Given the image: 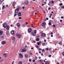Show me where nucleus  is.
I'll return each instance as SVG.
<instances>
[{"instance_id": "nucleus-1", "label": "nucleus", "mask_w": 64, "mask_h": 64, "mask_svg": "<svg viewBox=\"0 0 64 64\" xmlns=\"http://www.w3.org/2000/svg\"><path fill=\"white\" fill-rule=\"evenodd\" d=\"M21 8L20 7L19 8H18L17 9H16L15 11V13H18V12H19V10Z\"/></svg>"}, {"instance_id": "nucleus-2", "label": "nucleus", "mask_w": 64, "mask_h": 64, "mask_svg": "<svg viewBox=\"0 0 64 64\" xmlns=\"http://www.w3.org/2000/svg\"><path fill=\"white\" fill-rule=\"evenodd\" d=\"M16 36L18 38H21V35L20 34H16Z\"/></svg>"}, {"instance_id": "nucleus-3", "label": "nucleus", "mask_w": 64, "mask_h": 64, "mask_svg": "<svg viewBox=\"0 0 64 64\" xmlns=\"http://www.w3.org/2000/svg\"><path fill=\"white\" fill-rule=\"evenodd\" d=\"M41 36L45 37H46V34L44 33H42L41 34Z\"/></svg>"}, {"instance_id": "nucleus-4", "label": "nucleus", "mask_w": 64, "mask_h": 64, "mask_svg": "<svg viewBox=\"0 0 64 64\" xmlns=\"http://www.w3.org/2000/svg\"><path fill=\"white\" fill-rule=\"evenodd\" d=\"M31 31H32V29L30 28H28V31L29 33H30Z\"/></svg>"}, {"instance_id": "nucleus-5", "label": "nucleus", "mask_w": 64, "mask_h": 64, "mask_svg": "<svg viewBox=\"0 0 64 64\" xmlns=\"http://www.w3.org/2000/svg\"><path fill=\"white\" fill-rule=\"evenodd\" d=\"M31 33L32 36H36V34L34 32H32Z\"/></svg>"}, {"instance_id": "nucleus-6", "label": "nucleus", "mask_w": 64, "mask_h": 64, "mask_svg": "<svg viewBox=\"0 0 64 64\" xmlns=\"http://www.w3.org/2000/svg\"><path fill=\"white\" fill-rule=\"evenodd\" d=\"M3 26L4 28H6L7 27V24L6 23L4 24Z\"/></svg>"}, {"instance_id": "nucleus-7", "label": "nucleus", "mask_w": 64, "mask_h": 64, "mask_svg": "<svg viewBox=\"0 0 64 64\" xmlns=\"http://www.w3.org/2000/svg\"><path fill=\"white\" fill-rule=\"evenodd\" d=\"M10 33L12 35H14V34H14V30H12L10 32Z\"/></svg>"}, {"instance_id": "nucleus-8", "label": "nucleus", "mask_w": 64, "mask_h": 64, "mask_svg": "<svg viewBox=\"0 0 64 64\" xmlns=\"http://www.w3.org/2000/svg\"><path fill=\"white\" fill-rule=\"evenodd\" d=\"M18 16H22V15H21V12H18Z\"/></svg>"}, {"instance_id": "nucleus-9", "label": "nucleus", "mask_w": 64, "mask_h": 64, "mask_svg": "<svg viewBox=\"0 0 64 64\" xmlns=\"http://www.w3.org/2000/svg\"><path fill=\"white\" fill-rule=\"evenodd\" d=\"M26 51V49H23L22 50V53H23V52H25Z\"/></svg>"}, {"instance_id": "nucleus-10", "label": "nucleus", "mask_w": 64, "mask_h": 64, "mask_svg": "<svg viewBox=\"0 0 64 64\" xmlns=\"http://www.w3.org/2000/svg\"><path fill=\"white\" fill-rule=\"evenodd\" d=\"M3 34V32L1 30H0V36Z\"/></svg>"}, {"instance_id": "nucleus-11", "label": "nucleus", "mask_w": 64, "mask_h": 64, "mask_svg": "<svg viewBox=\"0 0 64 64\" xmlns=\"http://www.w3.org/2000/svg\"><path fill=\"white\" fill-rule=\"evenodd\" d=\"M6 44V42L5 41H3L2 42V45H4Z\"/></svg>"}, {"instance_id": "nucleus-12", "label": "nucleus", "mask_w": 64, "mask_h": 64, "mask_svg": "<svg viewBox=\"0 0 64 64\" xmlns=\"http://www.w3.org/2000/svg\"><path fill=\"white\" fill-rule=\"evenodd\" d=\"M12 40L13 41H15V40H16V38L15 37H13L12 38Z\"/></svg>"}, {"instance_id": "nucleus-13", "label": "nucleus", "mask_w": 64, "mask_h": 64, "mask_svg": "<svg viewBox=\"0 0 64 64\" xmlns=\"http://www.w3.org/2000/svg\"><path fill=\"white\" fill-rule=\"evenodd\" d=\"M25 4H26V5H28V4H29V2L28 1H26L25 2Z\"/></svg>"}, {"instance_id": "nucleus-14", "label": "nucleus", "mask_w": 64, "mask_h": 64, "mask_svg": "<svg viewBox=\"0 0 64 64\" xmlns=\"http://www.w3.org/2000/svg\"><path fill=\"white\" fill-rule=\"evenodd\" d=\"M10 28H9V26H7L6 28V29L7 30H9Z\"/></svg>"}, {"instance_id": "nucleus-15", "label": "nucleus", "mask_w": 64, "mask_h": 64, "mask_svg": "<svg viewBox=\"0 0 64 64\" xmlns=\"http://www.w3.org/2000/svg\"><path fill=\"white\" fill-rule=\"evenodd\" d=\"M45 25V23L44 22L42 24V26H44Z\"/></svg>"}, {"instance_id": "nucleus-16", "label": "nucleus", "mask_w": 64, "mask_h": 64, "mask_svg": "<svg viewBox=\"0 0 64 64\" xmlns=\"http://www.w3.org/2000/svg\"><path fill=\"white\" fill-rule=\"evenodd\" d=\"M19 56L20 58H22L23 57V55H22V54H19Z\"/></svg>"}, {"instance_id": "nucleus-17", "label": "nucleus", "mask_w": 64, "mask_h": 64, "mask_svg": "<svg viewBox=\"0 0 64 64\" xmlns=\"http://www.w3.org/2000/svg\"><path fill=\"white\" fill-rule=\"evenodd\" d=\"M40 40V39L39 38H37L36 39V41H39Z\"/></svg>"}, {"instance_id": "nucleus-18", "label": "nucleus", "mask_w": 64, "mask_h": 64, "mask_svg": "<svg viewBox=\"0 0 64 64\" xmlns=\"http://www.w3.org/2000/svg\"><path fill=\"white\" fill-rule=\"evenodd\" d=\"M15 2L14 1L13 2L12 4V6H15Z\"/></svg>"}, {"instance_id": "nucleus-19", "label": "nucleus", "mask_w": 64, "mask_h": 64, "mask_svg": "<svg viewBox=\"0 0 64 64\" xmlns=\"http://www.w3.org/2000/svg\"><path fill=\"white\" fill-rule=\"evenodd\" d=\"M16 25L18 27H20V24L19 23L16 24Z\"/></svg>"}, {"instance_id": "nucleus-20", "label": "nucleus", "mask_w": 64, "mask_h": 64, "mask_svg": "<svg viewBox=\"0 0 64 64\" xmlns=\"http://www.w3.org/2000/svg\"><path fill=\"white\" fill-rule=\"evenodd\" d=\"M0 38H1L2 39H4V36H0Z\"/></svg>"}, {"instance_id": "nucleus-21", "label": "nucleus", "mask_w": 64, "mask_h": 64, "mask_svg": "<svg viewBox=\"0 0 64 64\" xmlns=\"http://www.w3.org/2000/svg\"><path fill=\"white\" fill-rule=\"evenodd\" d=\"M49 64V62L48 61H46V62L45 63V64Z\"/></svg>"}, {"instance_id": "nucleus-22", "label": "nucleus", "mask_w": 64, "mask_h": 64, "mask_svg": "<svg viewBox=\"0 0 64 64\" xmlns=\"http://www.w3.org/2000/svg\"><path fill=\"white\" fill-rule=\"evenodd\" d=\"M18 64H22V62L21 61H20L18 62Z\"/></svg>"}, {"instance_id": "nucleus-23", "label": "nucleus", "mask_w": 64, "mask_h": 64, "mask_svg": "<svg viewBox=\"0 0 64 64\" xmlns=\"http://www.w3.org/2000/svg\"><path fill=\"white\" fill-rule=\"evenodd\" d=\"M28 56V55H25V58H27Z\"/></svg>"}, {"instance_id": "nucleus-24", "label": "nucleus", "mask_w": 64, "mask_h": 64, "mask_svg": "<svg viewBox=\"0 0 64 64\" xmlns=\"http://www.w3.org/2000/svg\"><path fill=\"white\" fill-rule=\"evenodd\" d=\"M4 57H6L7 56V54H4Z\"/></svg>"}, {"instance_id": "nucleus-25", "label": "nucleus", "mask_w": 64, "mask_h": 64, "mask_svg": "<svg viewBox=\"0 0 64 64\" xmlns=\"http://www.w3.org/2000/svg\"><path fill=\"white\" fill-rule=\"evenodd\" d=\"M36 34V33H37V30H34V32Z\"/></svg>"}, {"instance_id": "nucleus-26", "label": "nucleus", "mask_w": 64, "mask_h": 64, "mask_svg": "<svg viewBox=\"0 0 64 64\" xmlns=\"http://www.w3.org/2000/svg\"><path fill=\"white\" fill-rule=\"evenodd\" d=\"M4 8H5V6H2V10H3V9H4Z\"/></svg>"}, {"instance_id": "nucleus-27", "label": "nucleus", "mask_w": 64, "mask_h": 64, "mask_svg": "<svg viewBox=\"0 0 64 64\" xmlns=\"http://www.w3.org/2000/svg\"><path fill=\"white\" fill-rule=\"evenodd\" d=\"M52 25V24L51 22H50L48 23V25Z\"/></svg>"}, {"instance_id": "nucleus-28", "label": "nucleus", "mask_w": 64, "mask_h": 64, "mask_svg": "<svg viewBox=\"0 0 64 64\" xmlns=\"http://www.w3.org/2000/svg\"><path fill=\"white\" fill-rule=\"evenodd\" d=\"M42 62L43 60H39V62Z\"/></svg>"}, {"instance_id": "nucleus-29", "label": "nucleus", "mask_w": 64, "mask_h": 64, "mask_svg": "<svg viewBox=\"0 0 64 64\" xmlns=\"http://www.w3.org/2000/svg\"><path fill=\"white\" fill-rule=\"evenodd\" d=\"M4 1V0H0V2H2V3L3 1Z\"/></svg>"}, {"instance_id": "nucleus-30", "label": "nucleus", "mask_w": 64, "mask_h": 64, "mask_svg": "<svg viewBox=\"0 0 64 64\" xmlns=\"http://www.w3.org/2000/svg\"><path fill=\"white\" fill-rule=\"evenodd\" d=\"M37 57L36 56L34 58V59H35V60H37Z\"/></svg>"}, {"instance_id": "nucleus-31", "label": "nucleus", "mask_w": 64, "mask_h": 64, "mask_svg": "<svg viewBox=\"0 0 64 64\" xmlns=\"http://www.w3.org/2000/svg\"><path fill=\"white\" fill-rule=\"evenodd\" d=\"M42 52H45V50L44 49H42Z\"/></svg>"}, {"instance_id": "nucleus-32", "label": "nucleus", "mask_w": 64, "mask_h": 64, "mask_svg": "<svg viewBox=\"0 0 64 64\" xmlns=\"http://www.w3.org/2000/svg\"><path fill=\"white\" fill-rule=\"evenodd\" d=\"M51 3H52V4L54 3V1H53V0H52L51 2Z\"/></svg>"}, {"instance_id": "nucleus-33", "label": "nucleus", "mask_w": 64, "mask_h": 64, "mask_svg": "<svg viewBox=\"0 0 64 64\" xmlns=\"http://www.w3.org/2000/svg\"><path fill=\"white\" fill-rule=\"evenodd\" d=\"M62 5H63V4H62V3H61V4H59V6H62Z\"/></svg>"}, {"instance_id": "nucleus-34", "label": "nucleus", "mask_w": 64, "mask_h": 64, "mask_svg": "<svg viewBox=\"0 0 64 64\" xmlns=\"http://www.w3.org/2000/svg\"><path fill=\"white\" fill-rule=\"evenodd\" d=\"M48 57H51V55L50 54L48 55Z\"/></svg>"}, {"instance_id": "nucleus-35", "label": "nucleus", "mask_w": 64, "mask_h": 64, "mask_svg": "<svg viewBox=\"0 0 64 64\" xmlns=\"http://www.w3.org/2000/svg\"><path fill=\"white\" fill-rule=\"evenodd\" d=\"M6 7L7 8H8V4L6 5Z\"/></svg>"}, {"instance_id": "nucleus-36", "label": "nucleus", "mask_w": 64, "mask_h": 64, "mask_svg": "<svg viewBox=\"0 0 64 64\" xmlns=\"http://www.w3.org/2000/svg\"><path fill=\"white\" fill-rule=\"evenodd\" d=\"M3 61V60H2L0 61V62H2V61Z\"/></svg>"}, {"instance_id": "nucleus-37", "label": "nucleus", "mask_w": 64, "mask_h": 64, "mask_svg": "<svg viewBox=\"0 0 64 64\" xmlns=\"http://www.w3.org/2000/svg\"><path fill=\"white\" fill-rule=\"evenodd\" d=\"M37 43L38 45H40V43H39V42H37Z\"/></svg>"}, {"instance_id": "nucleus-38", "label": "nucleus", "mask_w": 64, "mask_h": 64, "mask_svg": "<svg viewBox=\"0 0 64 64\" xmlns=\"http://www.w3.org/2000/svg\"><path fill=\"white\" fill-rule=\"evenodd\" d=\"M36 48H39V46H36Z\"/></svg>"}, {"instance_id": "nucleus-39", "label": "nucleus", "mask_w": 64, "mask_h": 64, "mask_svg": "<svg viewBox=\"0 0 64 64\" xmlns=\"http://www.w3.org/2000/svg\"><path fill=\"white\" fill-rule=\"evenodd\" d=\"M61 43H62V42H60L59 43V44H60V45H61Z\"/></svg>"}, {"instance_id": "nucleus-40", "label": "nucleus", "mask_w": 64, "mask_h": 64, "mask_svg": "<svg viewBox=\"0 0 64 64\" xmlns=\"http://www.w3.org/2000/svg\"><path fill=\"white\" fill-rule=\"evenodd\" d=\"M19 19H22V18H21V17H19Z\"/></svg>"}, {"instance_id": "nucleus-41", "label": "nucleus", "mask_w": 64, "mask_h": 64, "mask_svg": "<svg viewBox=\"0 0 64 64\" xmlns=\"http://www.w3.org/2000/svg\"><path fill=\"white\" fill-rule=\"evenodd\" d=\"M34 11L32 13V14L33 15V14H34Z\"/></svg>"}, {"instance_id": "nucleus-42", "label": "nucleus", "mask_w": 64, "mask_h": 64, "mask_svg": "<svg viewBox=\"0 0 64 64\" xmlns=\"http://www.w3.org/2000/svg\"><path fill=\"white\" fill-rule=\"evenodd\" d=\"M32 62H35V60H32Z\"/></svg>"}, {"instance_id": "nucleus-43", "label": "nucleus", "mask_w": 64, "mask_h": 64, "mask_svg": "<svg viewBox=\"0 0 64 64\" xmlns=\"http://www.w3.org/2000/svg\"><path fill=\"white\" fill-rule=\"evenodd\" d=\"M62 8H64V6H62V7H61Z\"/></svg>"}, {"instance_id": "nucleus-44", "label": "nucleus", "mask_w": 64, "mask_h": 64, "mask_svg": "<svg viewBox=\"0 0 64 64\" xmlns=\"http://www.w3.org/2000/svg\"><path fill=\"white\" fill-rule=\"evenodd\" d=\"M45 45H46H46H47V43L46 42V43H45Z\"/></svg>"}, {"instance_id": "nucleus-45", "label": "nucleus", "mask_w": 64, "mask_h": 64, "mask_svg": "<svg viewBox=\"0 0 64 64\" xmlns=\"http://www.w3.org/2000/svg\"><path fill=\"white\" fill-rule=\"evenodd\" d=\"M39 50L40 51H41V50H42V49L40 48H39Z\"/></svg>"}, {"instance_id": "nucleus-46", "label": "nucleus", "mask_w": 64, "mask_h": 64, "mask_svg": "<svg viewBox=\"0 0 64 64\" xmlns=\"http://www.w3.org/2000/svg\"><path fill=\"white\" fill-rule=\"evenodd\" d=\"M22 8L23 9H24L25 8V7H24V6H23L22 7Z\"/></svg>"}, {"instance_id": "nucleus-47", "label": "nucleus", "mask_w": 64, "mask_h": 64, "mask_svg": "<svg viewBox=\"0 0 64 64\" xmlns=\"http://www.w3.org/2000/svg\"><path fill=\"white\" fill-rule=\"evenodd\" d=\"M48 9V10H51V8H49Z\"/></svg>"}, {"instance_id": "nucleus-48", "label": "nucleus", "mask_w": 64, "mask_h": 64, "mask_svg": "<svg viewBox=\"0 0 64 64\" xmlns=\"http://www.w3.org/2000/svg\"><path fill=\"white\" fill-rule=\"evenodd\" d=\"M50 34H51V35H53V33L52 32H51L50 33Z\"/></svg>"}, {"instance_id": "nucleus-49", "label": "nucleus", "mask_w": 64, "mask_h": 64, "mask_svg": "<svg viewBox=\"0 0 64 64\" xmlns=\"http://www.w3.org/2000/svg\"><path fill=\"white\" fill-rule=\"evenodd\" d=\"M62 55L63 56H64V52H63L62 53Z\"/></svg>"}, {"instance_id": "nucleus-50", "label": "nucleus", "mask_w": 64, "mask_h": 64, "mask_svg": "<svg viewBox=\"0 0 64 64\" xmlns=\"http://www.w3.org/2000/svg\"><path fill=\"white\" fill-rule=\"evenodd\" d=\"M14 16H16V15H17V14H14Z\"/></svg>"}, {"instance_id": "nucleus-51", "label": "nucleus", "mask_w": 64, "mask_h": 64, "mask_svg": "<svg viewBox=\"0 0 64 64\" xmlns=\"http://www.w3.org/2000/svg\"><path fill=\"white\" fill-rule=\"evenodd\" d=\"M29 61L30 62H31V60L30 59L29 60Z\"/></svg>"}, {"instance_id": "nucleus-52", "label": "nucleus", "mask_w": 64, "mask_h": 64, "mask_svg": "<svg viewBox=\"0 0 64 64\" xmlns=\"http://www.w3.org/2000/svg\"><path fill=\"white\" fill-rule=\"evenodd\" d=\"M53 27H56V26L55 25H53Z\"/></svg>"}, {"instance_id": "nucleus-53", "label": "nucleus", "mask_w": 64, "mask_h": 64, "mask_svg": "<svg viewBox=\"0 0 64 64\" xmlns=\"http://www.w3.org/2000/svg\"><path fill=\"white\" fill-rule=\"evenodd\" d=\"M22 26H23L24 27L25 26V25L24 24L22 25Z\"/></svg>"}, {"instance_id": "nucleus-54", "label": "nucleus", "mask_w": 64, "mask_h": 64, "mask_svg": "<svg viewBox=\"0 0 64 64\" xmlns=\"http://www.w3.org/2000/svg\"><path fill=\"white\" fill-rule=\"evenodd\" d=\"M26 24L27 25V24H28V23L27 22H26Z\"/></svg>"}, {"instance_id": "nucleus-55", "label": "nucleus", "mask_w": 64, "mask_h": 64, "mask_svg": "<svg viewBox=\"0 0 64 64\" xmlns=\"http://www.w3.org/2000/svg\"><path fill=\"white\" fill-rule=\"evenodd\" d=\"M42 46H44V43L43 44H42Z\"/></svg>"}, {"instance_id": "nucleus-56", "label": "nucleus", "mask_w": 64, "mask_h": 64, "mask_svg": "<svg viewBox=\"0 0 64 64\" xmlns=\"http://www.w3.org/2000/svg\"><path fill=\"white\" fill-rule=\"evenodd\" d=\"M6 34H9V32H6Z\"/></svg>"}, {"instance_id": "nucleus-57", "label": "nucleus", "mask_w": 64, "mask_h": 64, "mask_svg": "<svg viewBox=\"0 0 64 64\" xmlns=\"http://www.w3.org/2000/svg\"><path fill=\"white\" fill-rule=\"evenodd\" d=\"M64 18V17L63 16H62L61 17V18L62 19H63V18Z\"/></svg>"}, {"instance_id": "nucleus-58", "label": "nucleus", "mask_w": 64, "mask_h": 64, "mask_svg": "<svg viewBox=\"0 0 64 64\" xmlns=\"http://www.w3.org/2000/svg\"><path fill=\"white\" fill-rule=\"evenodd\" d=\"M44 42H46V40H44Z\"/></svg>"}, {"instance_id": "nucleus-59", "label": "nucleus", "mask_w": 64, "mask_h": 64, "mask_svg": "<svg viewBox=\"0 0 64 64\" xmlns=\"http://www.w3.org/2000/svg\"><path fill=\"white\" fill-rule=\"evenodd\" d=\"M48 18H46V20H48Z\"/></svg>"}, {"instance_id": "nucleus-60", "label": "nucleus", "mask_w": 64, "mask_h": 64, "mask_svg": "<svg viewBox=\"0 0 64 64\" xmlns=\"http://www.w3.org/2000/svg\"><path fill=\"white\" fill-rule=\"evenodd\" d=\"M60 22H62V20H60Z\"/></svg>"}, {"instance_id": "nucleus-61", "label": "nucleus", "mask_w": 64, "mask_h": 64, "mask_svg": "<svg viewBox=\"0 0 64 64\" xmlns=\"http://www.w3.org/2000/svg\"><path fill=\"white\" fill-rule=\"evenodd\" d=\"M50 16H52V14H50Z\"/></svg>"}, {"instance_id": "nucleus-62", "label": "nucleus", "mask_w": 64, "mask_h": 64, "mask_svg": "<svg viewBox=\"0 0 64 64\" xmlns=\"http://www.w3.org/2000/svg\"><path fill=\"white\" fill-rule=\"evenodd\" d=\"M44 0H42V2H44Z\"/></svg>"}, {"instance_id": "nucleus-63", "label": "nucleus", "mask_w": 64, "mask_h": 64, "mask_svg": "<svg viewBox=\"0 0 64 64\" xmlns=\"http://www.w3.org/2000/svg\"><path fill=\"white\" fill-rule=\"evenodd\" d=\"M48 50V48H46V50Z\"/></svg>"}, {"instance_id": "nucleus-64", "label": "nucleus", "mask_w": 64, "mask_h": 64, "mask_svg": "<svg viewBox=\"0 0 64 64\" xmlns=\"http://www.w3.org/2000/svg\"><path fill=\"white\" fill-rule=\"evenodd\" d=\"M41 51H40V52H39V53H41Z\"/></svg>"}]
</instances>
